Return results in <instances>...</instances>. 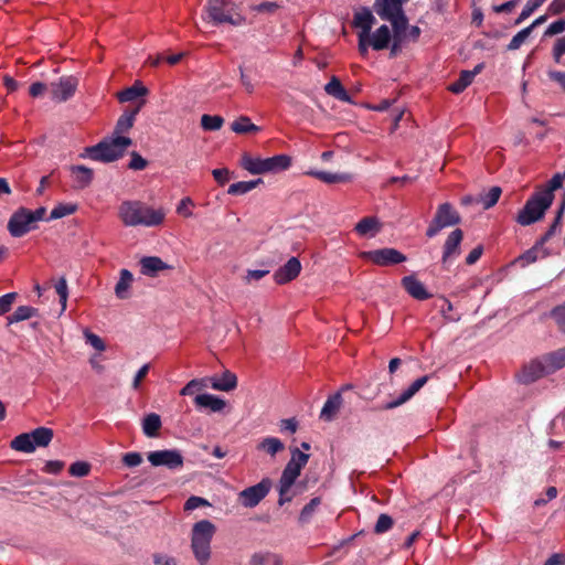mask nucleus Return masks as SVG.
Masks as SVG:
<instances>
[{"instance_id":"f257e3e1","label":"nucleus","mask_w":565,"mask_h":565,"mask_svg":"<svg viewBox=\"0 0 565 565\" xmlns=\"http://www.w3.org/2000/svg\"><path fill=\"white\" fill-rule=\"evenodd\" d=\"M118 216L125 226L153 227L163 223L166 211L153 209L140 201H124L119 205Z\"/></svg>"},{"instance_id":"f03ea898","label":"nucleus","mask_w":565,"mask_h":565,"mask_svg":"<svg viewBox=\"0 0 565 565\" xmlns=\"http://www.w3.org/2000/svg\"><path fill=\"white\" fill-rule=\"evenodd\" d=\"M132 140L125 136L105 138L95 146L85 149L87 157L100 162H114L121 158Z\"/></svg>"},{"instance_id":"7ed1b4c3","label":"nucleus","mask_w":565,"mask_h":565,"mask_svg":"<svg viewBox=\"0 0 565 565\" xmlns=\"http://www.w3.org/2000/svg\"><path fill=\"white\" fill-rule=\"evenodd\" d=\"M550 192L537 190L527 199L524 206L519 211L515 221L522 226H529L542 220L552 205Z\"/></svg>"},{"instance_id":"20e7f679","label":"nucleus","mask_w":565,"mask_h":565,"mask_svg":"<svg viewBox=\"0 0 565 565\" xmlns=\"http://www.w3.org/2000/svg\"><path fill=\"white\" fill-rule=\"evenodd\" d=\"M215 525L209 520L196 522L192 527L191 547L198 562L205 563L211 554V541Z\"/></svg>"},{"instance_id":"39448f33","label":"nucleus","mask_w":565,"mask_h":565,"mask_svg":"<svg viewBox=\"0 0 565 565\" xmlns=\"http://www.w3.org/2000/svg\"><path fill=\"white\" fill-rule=\"evenodd\" d=\"M241 164L252 174H264L287 170L291 164V159L287 154H277L270 158H254L244 154Z\"/></svg>"},{"instance_id":"423d86ee","label":"nucleus","mask_w":565,"mask_h":565,"mask_svg":"<svg viewBox=\"0 0 565 565\" xmlns=\"http://www.w3.org/2000/svg\"><path fill=\"white\" fill-rule=\"evenodd\" d=\"M53 430L47 427H39L31 433H23L14 437L10 447L15 451L33 452L38 447H46L53 439Z\"/></svg>"},{"instance_id":"0eeeda50","label":"nucleus","mask_w":565,"mask_h":565,"mask_svg":"<svg viewBox=\"0 0 565 565\" xmlns=\"http://www.w3.org/2000/svg\"><path fill=\"white\" fill-rule=\"evenodd\" d=\"M45 207H39L35 211L21 207L12 214L8 222L9 233L13 237H21L30 232L38 221H41L45 215Z\"/></svg>"},{"instance_id":"6e6552de","label":"nucleus","mask_w":565,"mask_h":565,"mask_svg":"<svg viewBox=\"0 0 565 565\" xmlns=\"http://www.w3.org/2000/svg\"><path fill=\"white\" fill-rule=\"evenodd\" d=\"M460 223L458 212L451 206L450 203H443L438 206L437 212L427 228L426 235L428 237L436 236L443 228L457 225Z\"/></svg>"},{"instance_id":"1a4fd4ad","label":"nucleus","mask_w":565,"mask_h":565,"mask_svg":"<svg viewBox=\"0 0 565 565\" xmlns=\"http://www.w3.org/2000/svg\"><path fill=\"white\" fill-rule=\"evenodd\" d=\"M78 78L75 76H62L57 81L50 83L49 90L51 98L55 103H65L71 99L77 89Z\"/></svg>"},{"instance_id":"9d476101","label":"nucleus","mask_w":565,"mask_h":565,"mask_svg":"<svg viewBox=\"0 0 565 565\" xmlns=\"http://www.w3.org/2000/svg\"><path fill=\"white\" fill-rule=\"evenodd\" d=\"M271 480L264 478L257 484L248 487L238 493V501L244 508H255L271 489Z\"/></svg>"},{"instance_id":"9b49d317","label":"nucleus","mask_w":565,"mask_h":565,"mask_svg":"<svg viewBox=\"0 0 565 565\" xmlns=\"http://www.w3.org/2000/svg\"><path fill=\"white\" fill-rule=\"evenodd\" d=\"M309 455L300 451L299 449L291 450V458L286 465L280 481H284V487H292L296 479L300 476L302 468L307 465Z\"/></svg>"},{"instance_id":"f8f14e48","label":"nucleus","mask_w":565,"mask_h":565,"mask_svg":"<svg viewBox=\"0 0 565 565\" xmlns=\"http://www.w3.org/2000/svg\"><path fill=\"white\" fill-rule=\"evenodd\" d=\"M148 461L153 467H167L168 469L175 470L183 467V456L177 449H164L151 451L147 456Z\"/></svg>"},{"instance_id":"ddd939ff","label":"nucleus","mask_w":565,"mask_h":565,"mask_svg":"<svg viewBox=\"0 0 565 565\" xmlns=\"http://www.w3.org/2000/svg\"><path fill=\"white\" fill-rule=\"evenodd\" d=\"M230 3L228 0H209L207 13L209 18L216 24L230 23L232 25H242L245 23V18L241 14L232 17L225 12V7Z\"/></svg>"},{"instance_id":"4468645a","label":"nucleus","mask_w":565,"mask_h":565,"mask_svg":"<svg viewBox=\"0 0 565 565\" xmlns=\"http://www.w3.org/2000/svg\"><path fill=\"white\" fill-rule=\"evenodd\" d=\"M553 236V230L546 231V233L536 241V243L527 250H525L522 255H520L515 263L521 267H526L530 264L535 263L539 258H544L553 253L544 247V244Z\"/></svg>"},{"instance_id":"2eb2a0df","label":"nucleus","mask_w":565,"mask_h":565,"mask_svg":"<svg viewBox=\"0 0 565 565\" xmlns=\"http://www.w3.org/2000/svg\"><path fill=\"white\" fill-rule=\"evenodd\" d=\"M361 256L379 266L399 264L406 260V256L395 248H381L363 252Z\"/></svg>"},{"instance_id":"dca6fc26","label":"nucleus","mask_w":565,"mask_h":565,"mask_svg":"<svg viewBox=\"0 0 565 565\" xmlns=\"http://www.w3.org/2000/svg\"><path fill=\"white\" fill-rule=\"evenodd\" d=\"M301 271V263L297 257H291L284 266L274 274V280L278 285H285L296 279Z\"/></svg>"},{"instance_id":"f3484780","label":"nucleus","mask_w":565,"mask_h":565,"mask_svg":"<svg viewBox=\"0 0 565 565\" xmlns=\"http://www.w3.org/2000/svg\"><path fill=\"white\" fill-rule=\"evenodd\" d=\"M547 374H550V372H547L545 362L542 358L525 365L519 374V381L524 384H530Z\"/></svg>"},{"instance_id":"a211bd4d","label":"nucleus","mask_w":565,"mask_h":565,"mask_svg":"<svg viewBox=\"0 0 565 565\" xmlns=\"http://www.w3.org/2000/svg\"><path fill=\"white\" fill-rule=\"evenodd\" d=\"M463 233L460 228L454 230L447 237L444 245L443 263L447 264L449 260L456 258L460 254V243Z\"/></svg>"},{"instance_id":"6ab92c4d","label":"nucleus","mask_w":565,"mask_h":565,"mask_svg":"<svg viewBox=\"0 0 565 565\" xmlns=\"http://www.w3.org/2000/svg\"><path fill=\"white\" fill-rule=\"evenodd\" d=\"M406 0H376L374 3L375 12L381 19L388 21L403 11V2Z\"/></svg>"},{"instance_id":"aec40b11","label":"nucleus","mask_w":565,"mask_h":565,"mask_svg":"<svg viewBox=\"0 0 565 565\" xmlns=\"http://www.w3.org/2000/svg\"><path fill=\"white\" fill-rule=\"evenodd\" d=\"M402 286L413 298L417 300H426L431 297L424 284L413 275L405 276L402 279Z\"/></svg>"},{"instance_id":"412c9836","label":"nucleus","mask_w":565,"mask_h":565,"mask_svg":"<svg viewBox=\"0 0 565 565\" xmlns=\"http://www.w3.org/2000/svg\"><path fill=\"white\" fill-rule=\"evenodd\" d=\"M194 404L200 409H210L213 413H220L226 406V402L223 398L209 393L196 395Z\"/></svg>"},{"instance_id":"4be33fe9","label":"nucleus","mask_w":565,"mask_h":565,"mask_svg":"<svg viewBox=\"0 0 565 565\" xmlns=\"http://www.w3.org/2000/svg\"><path fill=\"white\" fill-rule=\"evenodd\" d=\"M428 381V376H422L415 380L408 388H406L401 396L392 401L387 404H385L382 408L383 409H392L397 406H401L402 404L406 403L408 399H411Z\"/></svg>"},{"instance_id":"5701e85b","label":"nucleus","mask_w":565,"mask_h":565,"mask_svg":"<svg viewBox=\"0 0 565 565\" xmlns=\"http://www.w3.org/2000/svg\"><path fill=\"white\" fill-rule=\"evenodd\" d=\"M428 381V376H422L415 380L408 388H406L401 396L392 401L387 404H385L382 408L383 409H392L397 406H401L402 404L406 403L408 399H411Z\"/></svg>"},{"instance_id":"b1692460","label":"nucleus","mask_w":565,"mask_h":565,"mask_svg":"<svg viewBox=\"0 0 565 565\" xmlns=\"http://www.w3.org/2000/svg\"><path fill=\"white\" fill-rule=\"evenodd\" d=\"M392 41V33L387 25H381L373 33L370 32L369 44L375 51L387 49Z\"/></svg>"},{"instance_id":"393cba45","label":"nucleus","mask_w":565,"mask_h":565,"mask_svg":"<svg viewBox=\"0 0 565 565\" xmlns=\"http://www.w3.org/2000/svg\"><path fill=\"white\" fill-rule=\"evenodd\" d=\"M375 22V18L371 10L363 8L361 11L355 12L353 17V26L359 29V34L370 35L371 29Z\"/></svg>"},{"instance_id":"a878e982","label":"nucleus","mask_w":565,"mask_h":565,"mask_svg":"<svg viewBox=\"0 0 565 565\" xmlns=\"http://www.w3.org/2000/svg\"><path fill=\"white\" fill-rule=\"evenodd\" d=\"M211 387L216 391L230 392L237 386V377L234 373L225 371L221 377H206Z\"/></svg>"},{"instance_id":"bb28decb","label":"nucleus","mask_w":565,"mask_h":565,"mask_svg":"<svg viewBox=\"0 0 565 565\" xmlns=\"http://www.w3.org/2000/svg\"><path fill=\"white\" fill-rule=\"evenodd\" d=\"M343 403L341 393H335L328 397L321 412L320 418L324 422H331L337 416Z\"/></svg>"},{"instance_id":"cd10ccee","label":"nucleus","mask_w":565,"mask_h":565,"mask_svg":"<svg viewBox=\"0 0 565 565\" xmlns=\"http://www.w3.org/2000/svg\"><path fill=\"white\" fill-rule=\"evenodd\" d=\"M382 228L380 220L375 216H366L361 218L354 230L360 236L374 237Z\"/></svg>"},{"instance_id":"c85d7f7f","label":"nucleus","mask_w":565,"mask_h":565,"mask_svg":"<svg viewBox=\"0 0 565 565\" xmlns=\"http://www.w3.org/2000/svg\"><path fill=\"white\" fill-rule=\"evenodd\" d=\"M140 267L141 274L150 277H154L159 271L170 268L168 264L156 256L142 257L140 259Z\"/></svg>"},{"instance_id":"c756f323","label":"nucleus","mask_w":565,"mask_h":565,"mask_svg":"<svg viewBox=\"0 0 565 565\" xmlns=\"http://www.w3.org/2000/svg\"><path fill=\"white\" fill-rule=\"evenodd\" d=\"M70 171L77 189L87 188L93 181L94 172L86 166H72Z\"/></svg>"},{"instance_id":"7c9ffc66","label":"nucleus","mask_w":565,"mask_h":565,"mask_svg":"<svg viewBox=\"0 0 565 565\" xmlns=\"http://www.w3.org/2000/svg\"><path fill=\"white\" fill-rule=\"evenodd\" d=\"M141 106L136 107L132 110H126L124 114L118 118L113 137L115 136H122L124 134L128 132L136 120V116L138 115Z\"/></svg>"},{"instance_id":"2f4dec72","label":"nucleus","mask_w":565,"mask_h":565,"mask_svg":"<svg viewBox=\"0 0 565 565\" xmlns=\"http://www.w3.org/2000/svg\"><path fill=\"white\" fill-rule=\"evenodd\" d=\"M308 175H311L327 184L334 183H347L352 181V175L350 173H331L319 170H310L307 172Z\"/></svg>"},{"instance_id":"473e14b6","label":"nucleus","mask_w":565,"mask_h":565,"mask_svg":"<svg viewBox=\"0 0 565 565\" xmlns=\"http://www.w3.org/2000/svg\"><path fill=\"white\" fill-rule=\"evenodd\" d=\"M134 276L130 270L121 269L119 273V280L115 286V295L118 299H127L129 297V289L131 288Z\"/></svg>"},{"instance_id":"72a5a7b5","label":"nucleus","mask_w":565,"mask_h":565,"mask_svg":"<svg viewBox=\"0 0 565 565\" xmlns=\"http://www.w3.org/2000/svg\"><path fill=\"white\" fill-rule=\"evenodd\" d=\"M547 372L553 373L565 366V347L543 356Z\"/></svg>"},{"instance_id":"f704fd0d","label":"nucleus","mask_w":565,"mask_h":565,"mask_svg":"<svg viewBox=\"0 0 565 565\" xmlns=\"http://www.w3.org/2000/svg\"><path fill=\"white\" fill-rule=\"evenodd\" d=\"M147 94V87H145L140 82H136L132 86L119 92L117 94V98L120 103H128Z\"/></svg>"},{"instance_id":"c9c22d12","label":"nucleus","mask_w":565,"mask_h":565,"mask_svg":"<svg viewBox=\"0 0 565 565\" xmlns=\"http://www.w3.org/2000/svg\"><path fill=\"white\" fill-rule=\"evenodd\" d=\"M324 90L328 95L337 98L341 102H351V98L338 77L332 76L330 82L324 86Z\"/></svg>"},{"instance_id":"e433bc0d","label":"nucleus","mask_w":565,"mask_h":565,"mask_svg":"<svg viewBox=\"0 0 565 565\" xmlns=\"http://www.w3.org/2000/svg\"><path fill=\"white\" fill-rule=\"evenodd\" d=\"M161 425L160 416L156 413H150L142 420V431L147 437H157Z\"/></svg>"},{"instance_id":"4c0bfd02","label":"nucleus","mask_w":565,"mask_h":565,"mask_svg":"<svg viewBox=\"0 0 565 565\" xmlns=\"http://www.w3.org/2000/svg\"><path fill=\"white\" fill-rule=\"evenodd\" d=\"M257 450L274 457L285 449L284 443L277 437H266L257 445Z\"/></svg>"},{"instance_id":"58836bf2","label":"nucleus","mask_w":565,"mask_h":565,"mask_svg":"<svg viewBox=\"0 0 565 565\" xmlns=\"http://www.w3.org/2000/svg\"><path fill=\"white\" fill-rule=\"evenodd\" d=\"M231 129L236 134H254L258 132L260 128L254 125L249 117L241 116L235 121L232 122Z\"/></svg>"},{"instance_id":"ea45409f","label":"nucleus","mask_w":565,"mask_h":565,"mask_svg":"<svg viewBox=\"0 0 565 565\" xmlns=\"http://www.w3.org/2000/svg\"><path fill=\"white\" fill-rule=\"evenodd\" d=\"M38 315V309L31 306H20L18 307L12 315H10L7 320L9 324L18 323L30 318H33Z\"/></svg>"},{"instance_id":"a19ab883","label":"nucleus","mask_w":565,"mask_h":565,"mask_svg":"<svg viewBox=\"0 0 565 565\" xmlns=\"http://www.w3.org/2000/svg\"><path fill=\"white\" fill-rule=\"evenodd\" d=\"M263 183L262 179L250 180V181H239L233 183L228 186L227 193L232 195H242L246 194L249 191L254 190L257 185Z\"/></svg>"},{"instance_id":"79ce46f5","label":"nucleus","mask_w":565,"mask_h":565,"mask_svg":"<svg viewBox=\"0 0 565 565\" xmlns=\"http://www.w3.org/2000/svg\"><path fill=\"white\" fill-rule=\"evenodd\" d=\"M502 190L500 186H492L487 193L480 194V203L484 210H488L497 204L500 199Z\"/></svg>"},{"instance_id":"37998d69","label":"nucleus","mask_w":565,"mask_h":565,"mask_svg":"<svg viewBox=\"0 0 565 565\" xmlns=\"http://www.w3.org/2000/svg\"><path fill=\"white\" fill-rule=\"evenodd\" d=\"M473 81V77L471 76L468 71H462L459 75V78L454 82L448 89L454 94H460L463 92Z\"/></svg>"},{"instance_id":"c03bdc74","label":"nucleus","mask_w":565,"mask_h":565,"mask_svg":"<svg viewBox=\"0 0 565 565\" xmlns=\"http://www.w3.org/2000/svg\"><path fill=\"white\" fill-rule=\"evenodd\" d=\"M224 119L217 115H203L201 117V126L204 130L216 131L222 128Z\"/></svg>"},{"instance_id":"a18cd8bd","label":"nucleus","mask_w":565,"mask_h":565,"mask_svg":"<svg viewBox=\"0 0 565 565\" xmlns=\"http://www.w3.org/2000/svg\"><path fill=\"white\" fill-rule=\"evenodd\" d=\"M565 55V34L555 40L552 47V57L555 63L564 65L563 56Z\"/></svg>"},{"instance_id":"49530a36","label":"nucleus","mask_w":565,"mask_h":565,"mask_svg":"<svg viewBox=\"0 0 565 565\" xmlns=\"http://www.w3.org/2000/svg\"><path fill=\"white\" fill-rule=\"evenodd\" d=\"M546 0H529L521 11L520 15L515 20L514 24H521L526 20L539 7H541Z\"/></svg>"},{"instance_id":"de8ad7c7","label":"nucleus","mask_w":565,"mask_h":565,"mask_svg":"<svg viewBox=\"0 0 565 565\" xmlns=\"http://www.w3.org/2000/svg\"><path fill=\"white\" fill-rule=\"evenodd\" d=\"M207 386V380L205 379H194L191 380L181 391L180 395L189 396L193 395L195 391L203 390Z\"/></svg>"},{"instance_id":"09e8293b","label":"nucleus","mask_w":565,"mask_h":565,"mask_svg":"<svg viewBox=\"0 0 565 565\" xmlns=\"http://www.w3.org/2000/svg\"><path fill=\"white\" fill-rule=\"evenodd\" d=\"M76 209L75 204H58L51 211L49 220H57L71 215Z\"/></svg>"},{"instance_id":"8fccbe9b","label":"nucleus","mask_w":565,"mask_h":565,"mask_svg":"<svg viewBox=\"0 0 565 565\" xmlns=\"http://www.w3.org/2000/svg\"><path fill=\"white\" fill-rule=\"evenodd\" d=\"M531 35V28H524L519 31L508 44L509 51H515L521 47V45L527 40Z\"/></svg>"},{"instance_id":"3c124183","label":"nucleus","mask_w":565,"mask_h":565,"mask_svg":"<svg viewBox=\"0 0 565 565\" xmlns=\"http://www.w3.org/2000/svg\"><path fill=\"white\" fill-rule=\"evenodd\" d=\"M388 21L392 23L394 36L402 38V33L407 28V18L405 17L404 12L402 11Z\"/></svg>"},{"instance_id":"603ef678","label":"nucleus","mask_w":565,"mask_h":565,"mask_svg":"<svg viewBox=\"0 0 565 565\" xmlns=\"http://www.w3.org/2000/svg\"><path fill=\"white\" fill-rule=\"evenodd\" d=\"M321 503V500L319 497H316L313 499L310 500L309 503H307L301 512H300V515H299V520L300 522H307L310 520L311 515L313 514V512L317 510V508L320 505Z\"/></svg>"},{"instance_id":"864d4df0","label":"nucleus","mask_w":565,"mask_h":565,"mask_svg":"<svg viewBox=\"0 0 565 565\" xmlns=\"http://www.w3.org/2000/svg\"><path fill=\"white\" fill-rule=\"evenodd\" d=\"M563 183V175L556 173L544 186L537 189L539 192H550L552 202L554 201V191L559 189Z\"/></svg>"},{"instance_id":"5fc2aeb1","label":"nucleus","mask_w":565,"mask_h":565,"mask_svg":"<svg viewBox=\"0 0 565 565\" xmlns=\"http://www.w3.org/2000/svg\"><path fill=\"white\" fill-rule=\"evenodd\" d=\"M90 471V465L85 461H76L70 466L68 472L73 477H85Z\"/></svg>"},{"instance_id":"6e6d98bb","label":"nucleus","mask_w":565,"mask_h":565,"mask_svg":"<svg viewBox=\"0 0 565 565\" xmlns=\"http://www.w3.org/2000/svg\"><path fill=\"white\" fill-rule=\"evenodd\" d=\"M393 525V519L387 514H381L375 523L374 532L377 534L387 532Z\"/></svg>"},{"instance_id":"4d7b16f0","label":"nucleus","mask_w":565,"mask_h":565,"mask_svg":"<svg viewBox=\"0 0 565 565\" xmlns=\"http://www.w3.org/2000/svg\"><path fill=\"white\" fill-rule=\"evenodd\" d=\"M85 340L88 344H90L95 350L103 352L106 350V345L102 338H99L97 334L90 332L89 330L84 331Z\"/></svg>"},{"instance_id":"13d9d810","label":"nucleus","mask_w":565,"mask_h":565,"mask_svg":"<svg viewBox=\"0 0 565 565\" xmlns=\"http://www.w3.org/2000/svg\"><path fill=\"white\" fill-rule=\"evenodd\" d=\"M55 290H56V294L60 296V302L62 305V310H65L66 302H67L68 290H67L66 279L64 277H62L55 284Z\"/></svg>"},{"instance_id":"bf43d9fd","label":"nucleus","mask_w":565,"mask_h":565,"mask_svg":"<svg viewBox=\"0 0 565 565\" xmlns=\"http://www.w3.org/2000/svg\"><path fill=\"white\" fill-rule=\"evenodd\" d=\"M17 297V292H9L0 297V316L10 311Z\"/></svg>"},{"instance_id":"052dcab7","label":"nucleus","mask_w":565,"mask_h":565,"mask_svg":"<svg viewBox=\"0 0 565 565\" xmlns=\"http://www.w3.org/2000/svg\"><path fill=\"white\" fill-rule=\"evenodd\" d=\"M193 205H194V203L191 198H189V196L183 198L177 206V213L184 217H191L192 216L191 206H193Z\"/></svg>"},{"instance_id":"680f3d73","label":"nucleus","mask_w":565,"mask_h":565,"mask_svg":"<svg viewBox=\"0 0 565 565\" xmlns=\"http://www.w3.org/2000/svg\"><path fill=\"white\" fill-rule=\"evenodd\" d=\"M210 505L209 501L204 498L192 495L184 503L185 511H193L200 507Z\"/></svg>"},{"instance_id":"e2e57ef3","label":"nucleus","mask_w":565,"mask_h":565,"mask_svg":"<svg viewBox=\"0 0 565 565\" xmlns=\"http://www.w3.org/2000/svg\"><path fill=\"white\" fill-rule=\"evenodd\" d=\"M565 32V19L552 22L544 32V36H553Z\"/></svg>"},{"instance_id":"0e129e2a","label":"nucleus","mask_w":565,"mask_h":565,"mask_svg":"<svg viewBox=\"0 0 565 565\" xmlns=\"http://www.w3.org/2000/svg\"><path fill=\"white\" fill-rule=\"evenodd\" d=\"M148 162L145 158H142L139 153L132 152L131 159L128 164V168L131 170H143L147 167Z\"/></svg>"},{"instance_id":"69168bd1","label":"nucleus","mask_w":565,"mask_h":565,"mask_svg":"<svg viewBox=\"0 0 565 565\" xmlns=\"http://www.w3.org/2000/svg\"><path fill=\"white\" fill-rule=\"evenodd\" d=\"M279 8L278 3L271 1H265L259 4L250 6V10L255 12H267L274 13Z\"/></svg>"},{"instance_id":"338daca9","label":"nucleus","mask_w":565,"mask_h":565,"mask_svg":"<svg viewBox=\"0 0 565 565\" xmlns=\"http://www.w3.org/2000/svg\"><path fill=\"white\" fill-rule=\"evenodd\" d=\"M552 316L556 320L559 329L565 332V303L556 307L552 311Z\"/></svg>"},{"instance_id":"774afa93","label":"nucleus","mask_w":565,"mask_h":565,"mask_svg":"<svg viewBox=\"0 0 565 565\" xmlns=\"http://www.w3.org/2000/svg\"><path fill=\"white\" fill-rule=\"evenodd\" d=\"M547 76L552 82H555L565 92V72L548 71Z\"/></svg>"}]
</instances>
